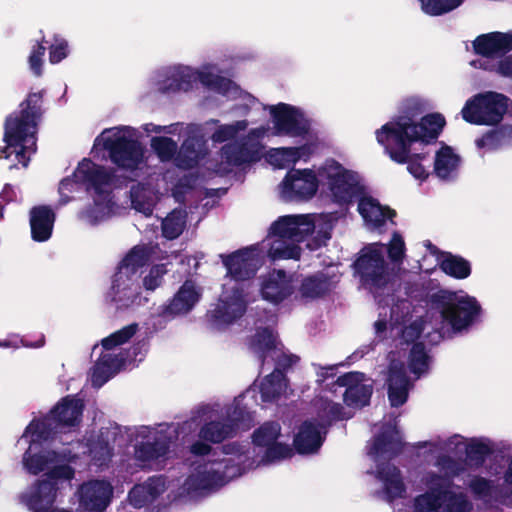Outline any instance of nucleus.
Listing matches in <instances>:
<instances>
[{
    "instance_id": "42",
    "label": "nucleus",
    "mask_w": 512,
    "mask_h": 512,
    "mask_svg": "<svg viewBox=\"0 0 512 512\" xmlns=\"http://www.w3.org/2000/svg\"><path fill=\"white\" fill-rule=\"evenodd\" d=\"M55 221L54 212L47 206L35 207L30 212L32 238L35 241H46L50 238Z\"/></svg>"
},
{
    "instance_id": "20",
    "label": "nucleus",
    "mask_w": 512,
    "mask_h": 512,
    "mask_svg": "<svg viewBox=\"0 0 512 512\" xmlns=\"http://www.w3.org/2000/svg\"><path fill=\"white\" fill-rule=\"evenodd\" d=\"M339 404L332 401H326L324 407V416L322 421H306L300 428L294 438L295 449L300 454H310L316 452L322 445L325 435V424L331 419L348 418L341 412Z\"/></svg>"
},
{
    "instance_id": "46",
    "label": "nucleus",
    "mask_w": 512,
    "mask_h": 512,
    "mask_svg": "<svg viewBox=\"0 0 512 512\" xmlns=\"http://www.w3.org/2000/svg\"><path fill=\"white\" fill-rule=\"evenodd\" d=\"M421 11L432 17L446 15L458 9L464 0H417Z\"/></svg>"
},
{
    "instance_id": "35",
    "label": "nucleus",
    "mask_w": 512,
    "mask_h": 512,
    "mask_svg": "<svg viewBox=\"0 0 512 512\" xmlns=\"http://www.w3.org/2000/svg\"><path fill=\"white\" fill-rule=\"evenodd\" d=\"M338 267L331 265L325 270L305 278L300 286L301 296L305 299H315L329 292L339 281Z\"/></svg>"
},
{
    "instance_id": "12",
    "label": "nucleus",
    "mask_w": 512,
    "mask_h": 512,
    "mask_svg": "<svg viewBox=\"0 0 512 512\" xmlns=\"http://www.w3.org/2000/svg\"><path fill=\"white\" fill-rule=\"evenodd\" d=\"M140 132L131 126H117L105 129L94 141L92 154L97 158H106L119 168L140 176L146 171L148 155L139 141Z\"/></svg>"
},
{
    "instance_id": "55",
    "label": "nucleus",
    "mask_w": 512,
    "mask_h": 512,
    "mask_svg": "<svg viewBox=\"0 0 512 512\" xmlns=\"http://www.w3.org/2000/svg\"><path fill=\"white\" fill-rule=\"evenodd\" d=\"M183 124L180 123H174L170 125H156L154 123H146L142 125V130L147 134L150 135L151 133L155 134H163V135H175V134H181L182 131L185 129Z\"/></svg>"
},
{
    "instance_id": "36",
    "label": "nucleus",
    "mask_w": 512,
    "mask_h": 512,
    "mask_svg": "<svg viewBox=\"0 0 512 512\" xmlns=\"http://www.w3.org/2000/svg\"><path fill=\"white\" fill-rule=\"evenodd\" d=\"M255 246L261 247V253L263 259L265 254L273 260H286L300 258L301 248L298 244L291 241L290 239L278 235H273L271 229L269 234L261 243L255 244Z\"/></svg>"
},
{
    "instance_id": "29",
    "label": "nucleus",
    "mask_w": 512,
    "mask_h": 512,
    "mask_svg": "<svg viewBox=\"0 0 512 512\" xmlns=\"http://www.w3.org/2000/svg\"><path fill=\"white\" fill-rule=\"evenodd\" d=\"M476 53L482 58L472 61L475 67L484 69L488 66V58L499 56L512 50V33L492 32L478 36L473 42Z\"/></svg>"
},
{
    "instance_id": "58",
    "label": "nucleus",
    "mask_w": 512,
    "mask_h": 512,
    "mask_svg": "<svg viewBox=\"0 0 512 512\" xmlns=\"http://www.w3.org/2000/svg\"><path fill=\"white\" fill-rule=\"evenodd\" d=\"M512 485V456L508 460L507 469L504 473V483L501 485L504 487L508 493L512 491L510 486Z\"/></svg>"
},
{
    "instance_id": "16",
    "label": "nucleus",
    "mask_w": 512,
    "mask_h": 512,
    "mask_svg": "<svg viewBox=\"0 0 512 512\" xmlns=\"http://www.w3.org/2000/svg\"><path fill=\"white\" fill-rule=\"evenodd\" d=\"M320 185L330 200L339 206H348L364 193L360 174L335 159H326L318 166Z\"/></svg>"
},
{
    "instance_id": "8",
    "label": "nucleus",
    "mask_w": 512,
    "mask_h": 512,
    "mask_svg": "<svg viewBox=\"0 0 512 512\" xmlns=\"http://www.w3.org/2000/svg\"><path fill=\"white\" fill-rule=\"evenodd\" d=\"M446 121L442 114L431 113L414 125L410 119L400 118L388 121L375 132L377 142L384 147L389 157L400 164H407V170L417 180L424 181L429 176L427 153H416L415 144H428L436 139Z\"/></svg>"
},
{
    "instance_id": "33",
    "label": "nucleus",
    "mask_w": 512,
    "mask_h": 512,
    "mask_svg": "<svg viewBox=\"0 0 512 512\" xmlns=\"http://www.w3.org/2000/svg\"><path fill=\"white\" fill-rule=\"evenodd\" d=\"M358 212L365 227L370 231L380 230L393 221L395 212L382 205L376 198L362 194L358 201Z\"/></svg>"
},
{
    "instance_id": "18",
    "label": "nucleus",
    "mask_w": 512,
    "mask_h": 512,
    "mask_svg": "<svg viewBox=\"0 0 512 512\" xmlns=\"http://www.w3.org/2000/svg\"><path fill=\"white\" fill-rule=\"evenodd\" d=\"M190 141H185L175 158L177 168L167 170L161 181L165 184V192L171 191L177 202H182L186 194L192 191L198 183V177L186 174L184 171L191 169L204 159L201 151H196Z\"/></svg>"
},
{
    "instance_id": "40",
    "label": "nucleus",
    "mask_w": 512,
    "mask_h": 512,
    "mask_svg": "<svg viewBox=\"0 0 512 512\" xmlns=\"http://www.w3.org/2000/svg\"><path fill=\"white\" fill-rule=\"evenodd\" d=\"M154 253L152 246L137 245L126 254L116 272L127 276L139 277V269L154 259Z\"/></svg>"
},
{
    "instance_id": "4",
    "label": "nucleus",
    "mask_w": 512,
    "mask_h": 512,
    "mask_svg": "<svg viewBox=\"0 0 512 512\" xmlns=\"http://www.w3.org/2000/svg\"><path fill=\"white\" fill-rule=\"evenodd\" d=\"M241 403L242 399H234L233 403L225 407L224 411H220L219 405H203L198 407L193 415L181 425L170 423L177 427V437L175 441H177L180 429L182 431H190L201 424L197 435L198 438L190 443L188 450L194 456L207 457L206 459L198 460L191 464L192 470L179 488L175 499H193L209 490L222 486L211 485L205 488H197L196 484L205 475L196 476L195 474H198V470L200 469V467H197L198 465L212 460L215 454L220 452L225 446L223 445L221 448L213 449L212 444L221 443L225 439L232 437L236 431L247 430L252 426L254 421L253 414L242 409ZM175 444L176 442L173 444V454L170 458L175 456Z\"/></svg>"
},
{
    "instance_id": "30",
    "label": "nucleus",
    "mask_w": 512,
    "mask_h": 512,
    "mask_svg": "<svg viewBox=\"0 0 512 512\" xmlns=\"http://www.w3.org/2000/svg\"><path fill=\"white\" fill-rule=\"evenodd\" d=\"M374 439L368 446V455L376 462L400 451L402 438L394 423L374 427Z\"/></svg>"
},
{
    "instance_id": "3",
    "label": "nucleus",
    "mask_w": 512,
    "mask_h": 512,
    "mask_svg": "<svg viewBox=\"0 0 512 512\" xmlns=\"http://www.w3.org/2000/svg\"><path fill=\"white\" fill-rule=\"evenodd\" d=\"M82 411L81 399L66 396L46 417L33 420L26 427L17 444L28 445L22 456V466L28 473L37 475L49 470L51 478H73L74 470L69 463L76 458L73 450L80 443L72 444L68 434L79 425Z\"/></svg>"
},
{
    "instance_id": "56",
    "label": "nucleus",
    "mask_w": 512,
    "mask_h": 512,
    "mask_svg": "<svg viewBox=\"0 0 512 512\" xmlns=\"http://www.w3.org/2000/svg\"><path fill=\"white\" fill-rule=\"evenodd\" d=\"M496 71L504 77L512 78V55L501 59L496 66Z\"/></svg>"
},
{
    "instance_id": "34",
    "label": "nucleus",
    "mask_w": 512,
    "mask_h": 512,
    "mask_svg": "<svg viewBox=\"0 0 512 512\" xmlns=\"http://www.w3.org/2000/svg\"><path fill=\"white\" fill-rule=\"evenodd\" d=\"M375 477L380 484L378 493L383 499L392 501L406 495V487L400 470L390 463L379 464Z\"/></svg>"
},
{
    "instance_id": "59",
    "label": "nucleus",
    "mask_w": 512,
    "mask_h": 512,
    "mask_svg": "<svg viewBox=\"0 0 512 512\" xmlns=\"http://www.w3.org/2000/svg\"><path fill=\"white\" fill-rule=\"evenodd\" d=\"M20 344L25 345V346H30L29 344L24 343L21 339H18L16 337L13 339H9V340H3V341L0 340V347H3V348H10V347L17 348L20 346Z\"/></svg>"
},
{
    "instance_id": "10",
    "label": "nucleus",
    "mask_w": 512,
    "mask_h": 512,
    "mask_svg": "<svg viewBox=\"0 0 512 512\" xmlns=\"http://www.w3.org/2000/svg\"><path fill=\"white\" fill-rule=\"evenodd\" d=\"M197 82L206 88L234 100L237 96L245 101L247 109L258 103L252 95L242 91L230 79L218 74L214 64H204L200 68L176 64L153 73L143 86V96L155 93L174 94L191 91Z\"/></svg>"
},
{
    "instance_id": "47",
    "label": "nucleus",
    "mask_w": 512,
    "mask_h": 512,
    "mask_svg": "<svg viewBox=\"0 0 512 512\" xmlns=\"http://www.w3.org/2000/svg\"><path fill=\"white\" fill-rule=\"evenodd\" d=\"M409 368L415 378H419L428 372L431 358L422 343L414 344L409 354Z\"/></svg>"
},
{
    "instance_id": "62",
    "label": "nucleus",
    "mask_w": 512,
    "mask_h": 512,
    "mask_svg": "<svg viewBox=\"0 0 512 512\" xmlns=\"http://www.w3.org/2000/svg\"><path fill=\"white\" fill-rule=\"evenodd\" d=\"M43 343H44L43 339L39 340V341H38V344H37V347L42 346V345H43Z\"/></svg>"
},
{
    "instance_id": "38",
    "label": "nucleus",
    "mask_w": 512,
    "mask_h": 512,
    "mask_svg": "<svg viewBox=\"0 0 512 512\" xmlns=\"http://www.w3.org/2000/svg\"><path fill=\"white\" fill-rule=\"evenodd\" d=\"M460 155L450 146L442 145L434 156V174L443 181L457 177L461 167Z\"/></svg>"
},
{
    "instance_id": "52",
    "label": "nucleus",
    "mask_w": 512,
    "mask_h": 512,
    "mask_svg": "<svg viewBox=\"0 0 512 512\" xmlns=\"http://www.w3.org/2000/svg\"><path fill=\"white\" fill-rule=\"evenodd\" d=\"M80 186L86 189V184L75 177V172L72 177L63 179L59 185L60 205H65L70 202L73 198V194L78 191Z\"/></svg>"
},
{
    "instance_id": "2",
    "label": "nucleus",
    "mask_w": 512,
    "mask_h": 512,
    "mask_svg": "<svg viewBox=\"0 0 512 512\" xmlns=\"http://www.w3.org/2000/svg\"><path fill=\"white\" fill-rule=\"evenodd\" d=\"M258 101L255 97H253ZM235 108L240 114H247L252 109L262 107L269 113L273 126L268 123L248 129L249 122L245 119L219 125L211 136L213 142L232 141L221 149V162L213 169L216 173L224 174L233 167L250 165L258 162L263 155L264 139L272 136L302 137L309 131V120L304 111L287 103L274 105L258 104L247 109L245 101L237 96Z\"/></svg>"
},
{
    "instance_id": "22",
    "label": "nucleus",
    "mask_w": 512,
    "mask_h": 512,
    "mask_svg": "<svg viewBox=\"0 0 512 512\" xmlns=\"http://www.w3.org/2000/svg\"><path fill=\"white\" fill-rule=\"evenodd\" d=\"M286 391L287 381L284 374L280 370H275L260 382L256 381L235 399H242V409L252 414L253 406L275 401L281 395L286 394Z\"/></svg>"
},
{
    "instance_id": "13",
    "label": "nucleus",
    "mask_w": 512,
    "mask_h": 512,
    "mask_svg": "<svg viewBox=\"0 0 512 512\" xmlns=\"http://www.w3.org/2000/svg\"><path fill=\"white\" fill-rule=\"evenodd\" d=\"M75 177L86 184V191L93 200L78 213V219L90 226L109 219L113 214L112 190L115 186L111 170L83 159L75 170Z\"/></svg>"
},
{
    "instance_id": "63",
    "label": "nucleus",
    "mask_w": 512,
    "mask_h": 512,
    "mask_svg": "<svg viewBox=\"0 0 512 512\" xmlns=\"http://www.w3.org/2000/svg\"><path fill=\"white\" fill-rule=\"evenodd\" d=\"M508 503L512 504V498L506 500Z\"/></svg>"
},
{
    "instance_id": "39",
    "label": "nucleus",
    "mask_w": 512,
    "mask_h": 512,
    "mask_svg": "<svg viewBox=\"0 0 512 512\" xmlns=\"http://www.w3.org/2000/svg\"><path fill=\"white\" fill-rule=\"evenodd\" d=\"M164 194V192L155 190L150 181L138 183L131 188L132 206L146 216L151 215L156 203Z\"/></svg>"
},
{
    "instance_id": "49",
    "label": "nucleus",
    "mask_w": 512,
    "mask_h": 512,
    "mask_svg": "<svg viewBox=\"0 0 512 512\" xmlns=\"http://www.w3.org/2000/svg\"><path fill=\"white\" fill-rule=\"evenodd\" d=\"M150 147L160 161L167 162L175 157L178 144L167 136H154L150 140Z\"/></svg>"
},
{
    "instance_id": "43",
    "label": "nucleus",
    "mask_w": 512,
    "mask_h": 512,
    "mask_svg": "<svg viewBox=\"0 0 512 512\" xmlns=\"http://www.w3.org/2000/svg\"><path fill=\"white\" fill-rule=\"evenodd\" d=\"M512 143V126H501L490 130L475 140V145L483 156Z\"/></svg>"
},
{
    "instance_id": "15",
    "label": "nucleus",
    "mask_w": 512,
    "mask_h": 512,
    "mask_svg": "<svg viewBox=\"0 0 512 512\" xmlns=\"http://www.w3.org/2000/svg\"><path fill=\"white\" fill-rule=\"evenodd\" d=\"M336 219L333 213L285 215L273 222L271 231L273 235L286 237L298 245L316 231L315 244L307 245L310 249H315L330 239Z\"/></svg>"
},
{
    "instance_id": "26",
    "label": "nucleus",
    "mask_w": 512,
    "mask_h": 512,
    "mask_svg": "<svg viewBox=\"0 0 512 512\" xmlns=\"http://www.w3.org/2000/svg\"><path fill=\"white\" fill-rule=\"evenodd\" d=\"M274 315H270L265 323L257 324L254 333L248 339L249 349L263 362L275 360L281 353V343L273 331Z\"/></svg>"
},
{
    "instance_id": "41",
    "label": "nucleus",
    "mask_w": 512,
    "mask_h": 512,
    "mask_svg": "<svg viewBox=\"0 0 512 512\" xmlns=\"http://www.w3.org/2000/svg\"><path fill=\"white\" fill-rule=\"evenodd\" d=\"M166 489V481L163 477H151L143 484L136 485L129 493L130 503L140 508L152 502Z\"/></svg>"
},
{
    "instance_id": "54",
    "label": "nucleus",
    "mask_w": 512,
    "mask_h": 512,
    "mask_svg": "<svg viewBox=\"0 0 512 512\" xmlns=\"http://www.w3.org/2000/svg\"><path fill=\"white\" fill-rule=\"evenodd\" d=\"M45 50V46L38 41H36L31 47V51L28 56V64L30 70L36 76H40L42 74L43 56L45 54Z\"/></svg>"
},
{
    "instance_id": "23",
    "label": "nucleus",
    "mask_w": 512,
    "mask_h": 512,
    "mask_svg": "<svg viewBox=\"0 0 512 512\" xmlns=\"http://www.w3.org/2000/svg\"><path fill=\"white\" fill-rule=\"evenodd\" d=\"M202 293L195 281L186 280L167 303L158 307L157 314L165 320L187 315L198 304Z\"/></svg>"
},
{
    "instance_id": "44",
    "label": "nucleus",
    "mask_w": 512,
    "mask_h": 512,
    "mask_svg": "<svg viewBox=\"0 0 512 512\" xmlns=\"http://www.w3.org/2000/svg\"><path fill=\"white\" fill-rule=\"evenodd\" d=\"M493 451L494 445L489 438H468L464 449L466 464L469 467H481Z\"/></svg>"
},
{
    "instance_id": "28",
    "label": "nucleus",
    "mask_w": 512,
    "mask_h": 512,
    "mask_svg": "<svg viewBox=\"0 0 512 512\" xmlns=\"http://www.w3.org/2000/svg\"><path fill=\"white\" fill-rule=\"evenodd\" d=\"M333 386L345 388L343 393L344 402L347 406L360 408L368 404L372 394V385L364 374L359 372H351L343 376H339L335 382H331Z\"/></svg>"
},
{
    "instance_id": "19",
    "label": "nucleus",
    "mask_w": 512,
    "mask_h": 512,
    "mask_svg": "<svg viewBox=\"0 0 512 512\" xmlns=\"http://www.w3.org/2000/svg\"><path fill=\"white\" fill-rule=\"evenodd\" d=\"M319 186L318 167L291 168L279 183L278 193L286 202H308L316 196Z\"/></svg>"
},
{
    "instance_id": "48",
    "label": "nucleus",
    "mask_w": 512,
    "mask_h": 512,
    "mask_svg": "<svg viewBox=\"0 0 512 512\" xmlns=\"http://www.w3.org/2000/svg\"><path fill=\"white\" fill-rule=\"evenodd\" d=\"M186 226V213L183 210H173L162 221V234L167 239L179 237Z\"/></svg>"
},
{
    "instance_id": "14",
    "label": "nucleus",
    "mask_w": 512,
    "mask_h": 512,
    "mask_svg": "<svg viewBox=\"0 0 512 512\" xmlns=\"http://www.w3.org/2000/svg\"><path fill=\"white\" fill-rule=\"evenodd\" d=\"M137 330L136 323L130 324L104 338L101 345L94 346L93 353L99 352V358L92 368L90 377L94 387L100 388L132 360L129 352L123 350L121 346L127 343Z\"/></svg>"
},
{
    "instance_id": "1",
    "label": "nucleus",
    "mask_w": 512,
    "mask_h": 512,
    "mask_svg": "<svg viewBox=\"0 0 512 512\" xmlns=\"http://www.w3.org/2000/svg\"><path fill=\"white\" fill-rule=\"evenodd\" d=\"M385 252L394 263L402 262L405 256V243L399 233H393L387 245L372 243L365 246L354 263L361 285L374 295L378 305V319L374 323L375 334L380 339H399V343L409 344L422 333L441 338L461 333L481 317L479 301L464 290L443 289L431 297L430 308L425 318H413L412 305L407 300L395 302L390 294L392 274L385 260Z\"/></svg>"
},
{
    "instance_id": "6",
    "label": "nucleus",
    "mask_w": 512,
    "mask_h": 512,
    "mask_svg": "<svg viewBox=\"0 0 512 512\" xmlns=\"http://www.w3.org/2000/svg\"><path fill=\"white\" fill-rule=\"evenodd\" d=\"M176 437L177 427L166 423L133 429L112 426L87 444V452L93 465L103 467L110 462L114 447L120 448L129 440L134 442V458L140 467L160 468L172 456Z\"/></svg>"
},
{
    "instance_id": "37",
    "label": "nucleus",
    "mask_w": 512,
    "mask_h": 512,
    "mask_svg": "<svg viewBox=\"0 0 512 512\" xmlns=\"http://www.w3.org/2000/svg\"><path fill=\"white\" fill-rule=\"evenodd\" d=\"M468 488L477 499L486 503L499 502L512 507V504L506 501L512 498V491L508 493L504 487L495 486L486 478L474 476L468 482Z\"/></svg>"
},
{
    "instance_id": "50",
    "label": "nucleus",
    "mask_w": 512,
    "mask_h": 512,
    "mask_svg": "<svg viewBox=\"0 0 512 512\" xmlns=\"http://www.w3.org/2000/svg\"><path fill=\"white\" fill-rule=\"evenodd\" d=\"M428 109V103L425 99L418 97V96H412L409 98H406L402 104H401V114L392 118L390 121L398 120L400 118H408L414 125H420L421 121L419 123H416L414 121V117L418 116L422 112Z\"/></svg>"
},
{
    "instance_id": "9",
    "label": "nucleus",
    "mask_w": 512,
    "mask_h": 512,
    "mask_svg": "<svg viewBox=\"0 0 512 512\" xmlns=\"http://www.w3.org/2000/svg\"><path fill=\"white\" fill-rule=\"evenodd\" d=\"M226 268L222 291L207 318L215 329H223L241 318L248 299L244 281L253 278L264 264L261 247L251 245L229 255H221Z\"/></svg>"
},
{
    "instance_id": "60",
    "label": "nucleus",
    "mask_w": 512,
    "mask_h": 512,
    "mask_svg": "<svg viewBox=\"0 0 512 512\" xmlns=\"http://www.w3.org/2000/svg\"><path fill=\"white\" fill-rule=\"evenodd\" d=\"M12 190V188L10 186H5V188L3 189L2 193L0 194V197L1 198H7L9 196V192Z\"/></svg>"
},
{
    "instance_id": "21",
    "label": "nucleus",
    "mask_w": 512,
    "mask_h": 512,
    "mask_svg": "<svg viewBox=\"0 0 512 512\" xmlns=\"http://www.w3.org/2000/svg\"><path fill=\"white\" fill-rule=\"evenodd\" d=\"M106 300L117 311H126L140 307L148 302L142 295L139 277L115 273L112 286Z\"/></svg>"
},
{
    "instance_id": "5",
    "label": "nucleus",
    "mask_w": 512,
    "mask_h": 512,
    "mask_svg": "<svg viewBox=\"0 0 512 512\" xmlns=\"http://www.w3.org/2000/svg\"><path fill=\"white\" fill-rule=\"evenodd\" d=\"M281 438L279 424L268 422L253 433V449L249 444L237 442L225 444L212 460L197 466L200 467L198 476H205L196 484V487L225 485L242 475L248 468L289 457L292 450Z\"/></svg>"
},
{
    "instance_id": "27",
    "label": "nucleus",
    "mask_w": 512,
    "mask_h": 512,
    "mask_svg": "<svg viewBox=\"0 0 512 512\" xmlns=\"http://www.w3.org/2000/svg\"><path fill=\"white\" fill-rule=\"evenodd\" d=\"M47 479L38 481L31 486L23 495V501L33 512H70L65 509L47 510L56 498L58 490V481L63 478H51L49 470H46Z\"/></svg>"
},
{
    "instance_id": "25",
    "label": "nucleus",
    "mask_w": 512,
    "mask_h": 512,
    "mask_svg": "<svg viewBox=\"0 0 512 512\" xmlns=\"http://www.w3.org/2000/svg\"><path fill=\"white\" fill-rule=\"evenodd\" d=\"M113 487L105 480H91L83 483L75 496L78 499L79 512H102L112 498Z\"/></svg>"
},
{
    "instance_id": "11",
    "label": "nucleus",
    "mask_w": 512,
    "mask_h": 512,
    "mask_svg": "<svg viewBox=\"0 0 512 512\" xmlns=\"http://www.w3.org/2000/svg\"><path fill=\"white\" fill-rule=\"evenodd\" d=\"M43 93L31 92L20 104L19 109L10 114L4 126L0 158L11 161V167L21 164L27 167L37 149V131L41 120Z\"/></svg>"
},
{
    "instance_id": "57",
    "label": "nucleus",
    "mask_w": 512,
    "mask_h": 512,
    "mask_svg": "<svg viewBox=\"0 0 512 512\" xmlns=\"http://www.w3.org/2000/svg\"><path fill=\"white\" fill-rule=\"evenodd\" d=\"M316 374L317 381L320 383H324L328 381L330 378L333 379L336 376V366L319 367Z\"/></svg>"
},
{
    "instance_id": "31",
    "label": "nucleus",
    "mask_w": 512,
    "mask_h": 512,
    "mask_svg": "<svg viewBox=\"0 0 512 512\" xmlns=\"http://www.w3.org/2000/svg\"><path fill=\"white\" fill-rule=\"evenodd\" d=\"M388 398L393 407L403 405L408 398V392L412 383L406 375L404 362L400 354L392 352L390 354V366L388 375Z\"/></svg>"
},
{
    "instance_id": "61",
    "label": "nucleus",
    "mask_w": 512,
    "mask_h": 512,
    "mask_svg": "<svg viewBox=\"0 0 512 512\" xmlns=\"http://www.w3.org/2000/svg\"><path fill=\"white\" fill-rule=\"evenodd\" d=\"M185 259L187 260L188 265H190V262L193 261L194 262V268L195 269L197 268L198 262H197V259L195 257L186 256Z\"/></svg>"
},
{
    "instance_id": "24",
    "label": "nucleus",
    "mask_w": 512,
    "mask_h": 512,
    "mask_svg": "<svg viewBox=\"0 0 512 512\" xmlns=\"http://www.w3.org/2000/svg\"><path fill=\"white\" fill-rule=\"evenodd\" d=\"M293 276L284 270L274 269L260 277L259 292L263 300L279 305L295 292Z\"/></svg>"
},
{
    "instance_id": "51",
    "label": "nucleus",
    "mask_w": 512,
    "mask_h": 512,
    "mask_svg": "<svg viewBox=\"0 0 512 512\" xmlns=\"http://www.w3.org/2000/svg\"><path fill=\"white\" fill-rule=\"evenodd\" d=\"M48 53L49 62L51 64L60 63L70 54L68 41L60 35H54L53 40L48 47Z\"/></svg>"
},
{
    "instance_id": "32",
    "label": "nucleus",
    "mask_w": 512,
    "mask_h": 512,
    "mask_svg": "<svg viewBox=\"0 0 512 512\" xmlns=\"http://www.w3.org/2000/svg\"><path fill=\"white\" fill-rule=\"evenodd\" d=\"M315 151V144L309 142L294 147L270 148L266 153L263 152L262 157L275 169H286L300 161L308 162Z\"/></svg>"
},
{
    "instance_id": "53",
    "label": "nucleus",
    "mask_w": 512,
    "mask_h": 512,
    "mask_svg": "<svg viewBox=\"0 0 512 512\" xmlns=\"http://www.w3.org/2000/svg\"><path fill=\"white\" fill-rule=\"evenodd\" d=\"M167 273L165 264L154 265L143 278V287L146 291H154L161 283L163 276Z\"/></svg>"
},
{
    "instance_id": "17",
    "label": "nucleus",
    "mask_w": 512,
    "mask_h": 512,
    "mask_svg": "<svg viewBox=\"0 0 512 512\" xmlns=\"http://www.w3.org/2000/svg\"><path fill=\"white\" fill-rule=\"evenodd\" d=\"M511 106L512 101L506 95L486 91L467 99L460 114L467 123L494 126L503 120Z\"/></svg>"
},
{
    "instance_id": "7",
    "label": "nucleus",
    "mask_w": 512,
    "mask_h": 512,
    "mask_svg": "<svg viewBox=\"0 0 512 512\" xmlns=\"http://www.w3.org/2000/svg\"><path fill=\"white\" fill-rule=\"evenodd\" d=\"M468 438L459 434L419 443L418 455H431L436 458L435 466L443 470V475L428 472L420 479L418 489L427 488V492L418 496L414 502L416 512H470L472 504L463 493L448 490L449 478L457 471L455 461L449 453H459L465 449Z\"/></svg>"
},
{
    "instance_id": "45",
    "label": "nucleus",
    "mask_w": 512,
    "mask_h": 512,
    "mask_svg": "<svg viewBox=\"0 0 512 512\" xmlns=\"http://www.w3.org/2000/svg\"><path fill=\"white\" fill-rule=\"evenodd\" d=\"M438 265L441 270L456 279H465L471 273L469 262L461 257L454 256L452 254H441L438 258Z\"/></svg>"
}]
</instances>
